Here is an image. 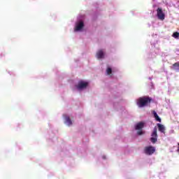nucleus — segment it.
I'll list each match as a JSON object with an SVG mask.
<instances>
[{"label":"nucleus","mask_w":179,"mask_h":179,"mask_svg":"<svg viewBox=\"0 0 179 179\" xmlns=\"http://www.w3.org/2000/svg\"><path fill=\"white\" fill-rule=\"evenodd\" d=\"M152 102V98L149 96H143L140 97L137 101V106L140 108H142V107H146L150 104Z\"/></svg>","instance_id":"1"},{"label":"nucleus","mask_w":179,"mask_h":179,"mask_svg":"<svg viewBox=\"0 0 179 179\" xmlns=\"http://www.w3.org/2000/svg\"><path fill=\"white\" fill-rule=\"evenodd\" d=\"M155 152H156V148L152 145L145 147L144 148V153L148 156H152Z\"/></svg>","instance_id":"2"},{"label":"nucleus","mask_w":179,"mask_h":179,"mask_svg":"<svg viewBox=\"0 0 179 179\" xmlns=\"http://www.w3.org/2000/svg\"><path fill=\"white\" fill-rule=\"evenodd\" d=\"M150 139V142H152V143H156V142H157V127H154Z\"/></svg>","instance_id":"3"},{"label":"nucleus","mask_w":179,"mask_h":179,"mask_svg":"<svg viewBox=\"0 0 179 179\" xmlns=\"http://www.w3.org/2000/svg\"><path fill=\"white\" fill-rule=\"evenodd\" d=\"M89 83L81 80L78 82V84L76 86V87L78 90H82L83 89H86Z\"/></svg>","instance_id":"4"},{"label":"nucleus","mask_w":179,"mask_h":179,"mask_svg":"<svg viewBox=\"0 0 179 179\" xmlns=\"http://www.w3.org/2000/svg\"><path fill=\"white\" fill-rule=\"evenodd\" d=\"M157 16L159 20H164V13H163V10L160 8H158L157 10Z\"/></svg>","instance_id":"5"},{"label":"nucleus","mask_w":179,"mask_h":179,"mask_svg":"<svg viewBox=\"0 0 179 179\" xmlns=\"http://www.w3.org/2000/svg\"><path fill=\"white\" fill-rule=\"evenodd\" d=\"M85 27V24L83 23V21L78 22L75 28V31H80V30H82Z\"/></svg>","instance_id":"6"},{"label":"nucleus","mask_w":179,"mask_h":179,"mask_svg":"<svg viewBox=\"0 0 179 179\" xmlns=\"http://www.w3.org/2000/svg\"><path fill=\"white\" fill-rule=\"evenodd\" d=\"M158 130L159 132H162V134H166V128L164 127V125L158 123L157 124Z\"/></svg>","instance_id":"7"},{"label":"nucleus","mask_w":179,"mask_h":179,"mask_svg":"<svg viewBox=\"0 0 179 179\" xmlns=\"http://www.w3.org/2000/svg\"><path fill=\"white\" fill-rule=\"evenodd\" d=\"M145 127V123L143 122H140L136 124L135 129L136 130L141 131Z\"/></svg>","instance_id":"8"},{"label":"nucleus","mask_w":179,"mask_h":179,"mask_svg":"<svg viewBox=\"0 0 179 179\" xmlns=\"http://www.w3.org/2000/svg\"><path fill=\"white\" fill-rule=\"evenodd\" d=\"M96 57L98 59H101V58H104V52L102 50H99L96 52Z\"/></svg>","instance_id":"9"},{"label":"nucleus","mask_w":179,"mask_h":179,"mask_svg":"<svg viewBox=\"0 0 179 179\" xmlns=\"http://www.w3.org/2000/svg\"><path fill=\"white\" fill-rule=\"evenodd\" d=\"M171 69L173 71H179V62L174 63L171 66Z\"/></svg>","instance_id":"10"},{"label":"nucleus","mask_w":179,"mask_h":179,"mask_svg":"<svg viewBox=\"0 0 179 179\" xmlns=\"http://www.w3.org/2000/svg\"><path fill=\"white\" fill-rule=\"evenodd\" d=\"M153 115H154V117H155L156 121H158V122H162V119L159 117V115H157V113H156V111L153 112Z\"/></svg>","instance_id":"11"},{"label":"nucleus","mask_w":179,"mask_h":179,"mask_svg":"<svg viewBox=\"0 0 179 179\" xmlns=\"http://www.w3.org/2000/svg\"><path fill=\"white\" fill-rule=\"evenodd\" d=\"M66 124L70 127V125H72V120H71V118L69 117H66Z\"/></svg>","instance_id":"12"},{"label":"nucleus","mask_w":179,"mask_h":179,"mask_svg":"<svg viewBox=\"0 0 179 179\" xmlns=\"http://www.w3.org/2000/svg\"><path fill=\"white\" fill-rule=\"evenodd\" d=\"M106 73H107V75H111V73H113V69L111 68L108 67L106 69Z\"/></svg>","instance_id":"13"},{"label":"nucleus","mask_w":179,"mask_h":179,"mask_svg":"<svg viewBox=\"0 0 179 179\" xmlns=\"http://www.w3.org/2000/svg\"><path fill=\"white\" fill-rule=\"evenodd\" d=\"M172 36L174 38H179V33L178 32H174L172 35Z\"/></svg>","instance_id":"14"},{"label":"nucleus","mask_w":179,"mask_h":179,"mask_svg":"<svg viewBox=\"0 0 179 179\" xmlns=\"http://www.w3.org/2000/svg\"><path fill=\"white\" fill-rule=\"evenodd\" d=\"M137 134L138 135H143V131L141 130H139L138 132H137Z\"/></svg>","instance_id":"15"},{"label":"nucleus","mask_w":179,"mask_h":179,"mask_svg":"<svg viewBox=\"0 0 179 179\" xmlns=\"http://www.w3.org/2000/svg\"><path fill=\"white\" fill-rule=\"evenodd\" d=\"M178 152H179V143H178Z\"/></svg>","instance_id":"16"}]
</instances>
